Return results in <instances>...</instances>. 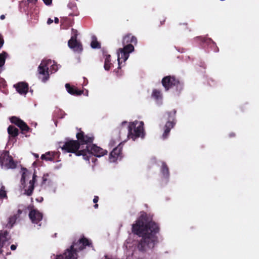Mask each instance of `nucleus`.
Listing matches in <instances>:
<instances>
[{"label":"nucleus","instance_id":"32","mask_svg":"<svg viewBox=\"0 0 259 259\" xmlns=\"http://www.w3.org/2000/svg\"><path fill=\"white\" fill-rule=\"evenodd\" d=\"M119 140H118V141H116V140L112 139L110 140L109 143V146H110L111 148L114 147L115 146V145L117 144V142H118Z\"/></svg>","mask_w":259,"mask_h":259},{"label":"nucleus","instance_id":"43","mask_svg":"<svg viewBox=\"0 0 259 259\" xmlns=\"http://www.w3.org/2000/svg\"><path fill=\"white\" fill-rule=\"evenodd\" d=\"M4 43V40L3 38L1 37V47L3 46V44Z\"/></svg>","mask_w":259,"mask_h":259},{"label":"nucleus","instance_id":"34","mask_svg":"<svg viewBox=\"0 0 259 259\" xmlns=\"http://www.w3.org/2000/svg\"><path fill=\"white\" fill-rule=\"evenodd\" d=\"M102 54H103V56L104 57V58L106 57V55H110L109 54H108L107 51L105 48L102 49Z\"/></svg>","mask_w":259,"mask_h":259},{"label":"nucleus","instance_id":"19","mask_svg":"<svg viewBox=\"0 0 259 259\" xmlns=\"http://www.w3.org/2000/svg\"><path fill=\"white\" fill-rule=\"evenodd\" d=\"M65 88L68 93L72 95L78 96L83 93V91L78 90L74 86H71L69 83H66Z\"/></svg>","mask_w":259,"mask_h":259},{"label":"nucleus","instance_id":"45","mask_svg":"<svg viewBox=\"0 0 259 259\" xmlns=\"http://www.w3.org/2000/svg\"><path fill=\"white\" fill-rule=\"evenodd\" d=\"M5 18L4 15H1V20H4Z\"/></svg>","mask_w":259,"mask_h":259},{"label":"nucleus","instance_id":"38","mask_svg":"<svg viewBox=\"0 0 259 259\" xmlns=\"http://www.w3.org/2000/svg\"><path fill=\"white\" fill-rule=\"evenodd\" d=\"M53 22V20L51 18H49L47 21V24L50 25Z\"/></svg>","mask_w":259,"mask_h":259},{"label":"nucleus","instance_id":"41","mask_svg":"<svg viewBox=\"0 0 259 259\" xmlns=\"http://www.w3.org/2000/svg\"><path fill=\"white\" fill-rule=\"evenodd\" d=\"M235 136V134L234 133H231L229 134V137L230 138L234 137Z\"/></svg>","mask_w":259,"mask_h":259},{"label":"nucleus","instance_id":"24","mask_svg":"<svg viewBox=\"0 0 259 259\" xmlns=\"http://www.w3.org/2000/svg\"><path fill=\"white\" fill-rule=\"evenodd\" d=\"M8 234L9 233L7 231H5L3 233L1 230V248H2L6 242L10 239V237H7L8 236Z\"/></svg>","mask_w":259,"mask_h":259},{"label":"nucleus","instance_id":"25","mask_svg":"<svg viewBox=\"0 0 259 259\" xmlns=\"http://www.w3.org/2000/svg\"><path fill=\"white\" fill-rule=\"evenodd\" d=\"M110 58V55H106V57L105 58L104 68L106 71H109L112 66V64L111 63Z\"/></svg>","mask_w":259,"mask_h":259},{"label":"nucleus","instance_id":"5","mask_svg":"<svg viewBox=\"0 0 259 259\" xmlns=\"http://www.w3.org/2000/svg\"><path fill=\"white\" fill-rule=\"evenodd\" d=\"M84 150L86 151L85 152L86 156H83V158L89 161H90V158H91L92 161L93 162H95V161L97 160V159L93 157V156L100 157L107 155L108 153L107 150L103 149L100 147L93 144H92V145L87 146Z\"/></svg>","mask_w":259,"mask_h":259},{"label":"nucleus","instance_id":"42","mask_svg":"<svg viewBox=\"0 0 259 259\" xmlns=\"http://www.w3.org/2000/svg\"><path fill=\"white\" fill-rule=\"evenodd\" d=\"M1 85H4V83L5 82V80L2 77L1 78Z\"/></svg>","mask_w":259,"mask_h":259},{"label":"nucleus","instance_id":"11","mask_svg":"<svg viewBox=\"0 0 259 259\" xmlns=\"http://www.w3.org/2000/svg\"><path fill=\"white\" fill-rule=\"evenodd\" d=\"M73 35L68 40V47L72 49L73 51L80 53L82 52L83 48L81 44L77 40V30L73 29H72Z\"/></svg>","mask_w":259,"mask_h":259},{"label":"nucleus","instance_id":"50","mask_svg":"<svg viewBox=\"0 0 259 259\" xmlns=\"http://www.w3.org/2000/svg\"><path fill=\"white\" fill-rule=\"evenodd\" d=\"M51 66H52V67H53V68H54V66H53V65H52V64H51Z\"/></svg>","mask_w":259,"mask_h":259},{"label":"nucleus","instance_id":"22","mask_svg":"<svg viewBox=\"0 0 259 259\" xmlns=\"http://www.w3.org/2000/svg\"><path fill=\"white\" fill-rule=\"evenodd\" d=\"M8 133L12 137H16L19 135L18 129L13 125H9L8 128Z\"/></svg>","mask_w":259,"mask_h":259},{"label":"nucleus","instance_id":"8","mask_svg":"<svg viewBox=\"0 0 259 259\" xmlns=\"http://www.w3.org/2000/svg\"><path fill=\"white\" fill-rule=\"evenodd\" d=\"M78 131L76 135V140L79 142L81 148L85 149L87 146H89L90 144L93 143L94 137L92 134L85 135L81 129Z\"/></svg>","mask_w":259,"mask_h":259},{"label":"nucleus","instance_id":"10","mask_svg":"<svg viewBox=\"0 0 259 259\" xmlns=\"http://www.w3.org/2000/svg\"><path fill=\"white\" fill-rule=\"evenodd\" d=\"M51 60H43L38 67V73L44 75L42 81H46L49 78V67L51 65Z\"/></svg>","mask_w":259,"mask_h":259},{"label":"nucleus","instance_id":"40","mask_svg":"<svg viewBox=\"0 0 259 259\" xmlns=\"http://www.w3.org/2000/svg\"><path fill=\"white\" fill-rule=\"evenodd\" d=\"M54 21H55V23H56V24H58V23H59V19H58L57 17H55V18Z\"/></svg>","mask_w":259,"mask_h":259},{"label":"nucleus","instance_id":"44","mask_svg":"<svg viewBox=\"0 0 259 259\" xmlns=\"http://www.w3.org/2000/svg\"><path fill=\"white\" fill-rule=\"evenodd\" d=\"M33 155L35 156V158H38V154L36 153H33Z\"/></svg>","mask_w":259,"mask_h":259},{"label":"nucleus","instance_id":"27","mask_svg":"<svg viewBox=\"0 0 259 259\" xmlns=\"http://www.w3.org/2000/svg\"><path fill=\"white\" fill-rule=\"evenodd\" d=\"M9 56L8 53L5 51L1 53V71L3 70V66L5 63V60Z\"/></svg>","mask_w":259,"mask_h":259},{"label":"nucleus","instance_id":"28","mask_svg":"<svg viewBox=\"0 0 259 259\" xmlns=\"http://www.w3.org/2000/svg\"><path fill=\"white\" fill-rule=\"evenodd\" d=\"M91 46L93 49L101 48L100 43L98 41L96 37H95V39L92 41Z\"/></svg>","mask_w":259,"mask_h":259},{"label":"nucleus","instance_id":"51","mask_svg":"<svg viewBox=\"0 0 259 259\" xmlns=\"http://www.w3.org/2000/svg\"><path fill=\"white\" fill-rule=\"evenodd\" d=\"M1 254H2L3 250L2 249H1Z\"/></svg>","mask_w":259,"mask_h":259},{"label":"nucleus","instance_id":"36","mask_svg":"<svg viewBox=\"0 0 259 259\" xmlns=\"http://www.w3.org/2000/svg\"><path fill=\"white\" fill-rule=\"evenodd\" d=\"M98 200H99V197H98V196H94V199H93V202H94V203H97V202L98 201Z\"/></svg>","mask_w":259,"mask_h":259},{"label":"nucleus","instance_id":"2","mask_svg":"<svg viewBox=\"0 0 259 259\" xmlns=\"http://www.w3.org/2000/svg\"><path fill=\"white\" fill-rule=\"evenodd\" d=\"M137 39L136 37L133 36L131 33L127 34L122 38L123 48H120L118 50V69L121 68V62L120 60H123V62L126 61L130 56V53L134 52L135 48L134 45L137 44Z\"/></svg>","mask_w":259,"mask_h":259},{"label":"nucleus","instance_id":"15","mask_svg":"<svg viewBox=\"0 0 259 259\" xmlns=\"http://www.w3.org/2000/svg\"><path fill=\"white\" fill-rule=\"evenodd\" d=\"M29 218L33 224H38L42 219L43 214L37 209H31L29 213Z\"/></svg>","mask_w":259,"mask_h":259},{"label":"nucleus","instance_id":"37","mask_svg":"<svg viewBox=\"0 0 259 259\" xmlns=\"http://www.w3.org/2000/svg\"><path fill=\"white\" fill-rule=\"evenodd\" d=\"M37 1V0H27V2L29 3L34 4H36Z\"/></svg>","mask_w":259,"mask_h":259},{"label":"nucleus","instance_id":"23","mask_svg":"<svg viewBox=\"0 0 259 259\" xmlns=\"http://www.w3.org/2000/svg\"><path fill=\"white\" fill-rule=\"evenodd\" d=\"M161 172L164 178H168L169 176V169L167 164L164 162H163L162 163Z\"/></svg>","mask_w":259,"mask_h":259},{"label":"nucleus","instance_id":"13","mask_svg":"<svg viewBox=\"0 0 259 259\" xmlns=\"http://www.w3.org/2000/svg\"><path fill=\"white\" fill-rule=\"evenodd\" d=\"M74 246L72 244L69 248L66 250L63 254H60L56 256V259H76L77 252L76 248H74Z\"/></svg>","mask_w":259,"mask_h":259},{"label":"nucleus","instance_id":"47","mask_svg":"<svg viewBox=\"0 0 259 259\" xmlns=\"http://www.w3.org/2000/svg\"><path fill=\"white\" fill-rule=\"evenodd\" d=\"M94 207L95 208H97L98 207V204L96 203L94 205Z\"/></svg>","mask_w":259,"mask_h":259},{"label":"nucleus","instance_id":"4","mask_svg":"<svg viewBox=\"0 0 259 259\" xmlns=\"http://www.w3.org/2000/svg\"><path fill=\"white\" fill-rule=\"evenodd\" d=\"M63 144L62 146H60L62 151L64 152L67 153H73L75 154L76 156H85L84 149L81 148L79 142L77 140H67Z\"/></svg>","mask_w":259,"mask_h":259},{"label":"nucleus","instance_id":"33","mask_svg":"<svg viewBox=\"0 0 259 259\" xmlns=\"http://www.w3.org/2000/svg\"><path fill=\"white\" fill-rule=\"evenodd\" d=\"M25 172H23L21 179V183L22 185L25 183Z\"/></svg>","mask_w":259,"mask_h":259},{"label":"nucleus","instance_id":"9","mask_svg":"<svg viewBox=\"0 0 259 259\" xmlns=\"http://www.w3.org/2000/svg\"><path fill=\"white\" fill-rule=\"evenodd\" d=\"M1 167L6 169H14L17 167V162L9 155V152L4 151L1 154Z\"/></svg>","mask_w":259,"mask_h":259},{"label":"nucleus","instance_id":"6","mask_svg":"<svg viewBox=\"0 0 259 259\" xmlns=\"http://www.w3.org/2000/svg\"><path fill=\"white\" fill-rule=\"evenodd\" d=\"M177 113V110L174 109L171 111H168L166 113L167 114V121L166 122L164 126V132L162 134L163 139H166L170 133L171 129H172L176 124V115Z\"/></svg>","mask_w":259,"mask_h":259},{"label":"nucleus","instance_id":"12","mask_svg":"<svg viewBox=\"0 0 259 259\" xmlns=\"http://www.w3.org/2000/svg\"><path fill=\"white\" fill-rule=\"evenodd\" d=\"M122 145L121 143L119 144L111 151L109 155V160L111 162H115L118 159L120 160L122 157Z\"/></svg>","mask_w":259,"mask_h":259},{"label":"nucleus","instance_id":"1","mask_svg":"<svg viewBox=\"0 0 259 259\" xmlns=\"http://www.w3.org/2000/svg\"><path fill=\"white\" fill-rule=\"evenodd\" d=\"M158 225L152 221L146 213L143 212L136 223L132 225V232L142 239L138 242L137 247L139 251L145 252L154 248L158 242L156 234L159 232Z\"/></svg>","mask_w":259,"mask_h":259},{"label":"nucleus","instance_id":"39","mask_svg":"<svg viewBox=\"0 0 259 259\" xmlns=\"http://www.w3.org/2000/svg\"><path fill=\"white\" fill-rule=\"evenodd\" d=\"M16 248H17V246L16 245L12 244L11 246V249L12 250H15L16 249Z\"/></svg>","mask_w":259,"mask_h":259},{"label":"nucleus","instance_id":"46","mask_svg":"<svg viewBox=\"0 0 259 259\" xmlns=\"http://www.w3.org/2000/svg\"><path fill=\"white\" fill-rule=\"evenodd\" d=\"M127 122V121H123L122 123H121V125L123 126L124 124H126Z\"/></svg>","mask_w":259,"mask_h":259},{"label":"nucleus","instance_id":"17","mask_svg":"<svg viewBox=\"0 0 259 259\" xmlns=\"http://www.w3.org/2000/svg\"><path fill=\"white\" fill-rule=\"evenodd\" d=\"M17 92L21 95H25L28 92V84L25 82H19L14 85Z\"/></svg>","mask_w":259,"mask_h":259},{"label":"nucleus","instance_id":"48","mask_svg":"<svg viewBox=\"0 0 259 259\" xmlns=\"http://www.w3.org/2000/svg\"><path fill=\"white\" fill-rule=\"evenodd\" d=\"M10 243V242H8V243H7V245H8H8H9Z\"/></svg>","mask_w":259,"mask_h":259},{"label":"nucleus","instance_id":"3","mask_svg":"<svg viewBox=\"0 0 259 259\" xmlns=\"http://www.w3.org/2000/svg\"><path fill=\"white\" fill-rule=\"evenodd\" d=\"M144 122L136 120L130 122L128 126L127 137L135 141L139 138H144L145 133L144 128Z\"/></svg>","mask_w":259,"mask_h":259},{"label":"nucleus","instance_id":"21","mask_svg":"<svg viewBox=\"0 0 259 259\" xmlns=\"http://www.w3.org/2000/svg\"><path fill=\"white\" fill-rule=\"evenodd\" d=\"M37 176L35 171L33 174L32 180L29 182V186L27 190H25V194L28 196H31L34 190V184L36 181V178Z\"/></svg>","mask_w":259,"mask_h":259},{"label":"nucleus","instance_id":"14","mask_svg":"<svg viewBox=\"0 0 259 259\" xmlns=\"http://www.w3.org/2000/svg\"><path fill=\"white\" fill-rule=\"evenodd\" d=\"M10 121L20 128L22 134L29 132L31 130V128L24 121L17 117L12 116L10 118Z\"/></svg>","mask_w":259,"mask_h":259},{"label":"nucleus","instance_id":"49","mask_svg":"<svg viewBox=\"0 0 259 259\" xmlns=\"http://www.w3.org/2000/svg\"><path fill=\"white\" fill-rule=\"evenodd\" d=\"M51 66H52V67H53V68H54V66H53V65H52V64H51Z\"/></svg>","mask_w":259,"mask_h":259},{"label":"nucleus","instance_id":"35","mask_svg":"<svg viewBox=\"0 0 259 259\" xmlns=\"http://www.w3.org/2000/svg\"><path fill=\"white\" fill-rule=\"evenodd\" d=\"M44 3L47 6H50L52 3V0H42Z\"/></svg>","mask_w":259,"mask_h":259},{"label":"nucleus","instance_id":"20","mask_svg":"<svg viewBox=\"0 0 259 259\" xmlns=\"http://www.w3.org/2000/svg\"><path fill=\"white\" fill-rule=\"evenodd\" d=\"M18 213L17 214L13 215L11 216L9 218V221L6 225V227L9 229H11L13 226V225L15 223L17 218L19 217L20 214L22 212V210L21 209H18L17 210Z\"/></svg>","mask_w":259,"mask_h":259},{"label":"nucleus","instance_id":"31","mask_svg":"<svg viewBox=\"0 0 259 259\" xmlns=\"http://www.w3.org/2000/svg\"><path fill=\"white\" fill-rule=\"evenodd\" d=\"M7 198L6 191L4 186H1V199Z\"/></svg>","mask_w":259,"mask_h":259},{"label":"nucleus","instance_id":"30","mask_svg":"<svg viewBox=\"0 0 259 259\" xmlns=\"http://www.w3.org/2000/svg\"><path fill=\"white\" fill-rule=\"evenodd\" d=\"M49 177V174H44L42 177V182L41 183V186L45 185L47 182H48V185H50L51 184V181L50 180H48L47 177Z\"/></svg>","mask_w":259,"mask_h":259},{"label":"nucleus","instance_id":"29","mask_svg":"<svg viewBox=\"0 0 259 259\" xmlns=\"http://www.w3.org/2000/svg\"><path fill=\"white\" fill-rule=\"evenodd\" d=\"M41 159L46 161H53V157L51 156L50 152H47L46 154H42L41 156Z\"/></svg>","mask_w":259,"mask_h":259},{"label":"nucleus","instance_id":"7","mask_svg":"<svg viewBox=\"0 0 259 259\" xmlns=\"http://www.w3.org/2000/svg\"><path fill=\"white\" fill-rule=\"evenodd\" d=\"M161 83L165 91H168L169 89L174 87L177 88V90L181 91L183 88V83H182L174 76H166L164 77Z\"/></svg>","mask_w":259,"mask_h":259},{"label":"nucleus","instance_id":"18","mask_svg":"<svg viewBox=\"0 0 259 259\" xmlns=\"http://www.w3.org/2000/svg\"><path fill=\"white\" fill-rule=\"evenodd\" d=\"M201 41L203 42L204 46H207L214 52L217 53L219 51V49L217 44L210 38L203 37L201 38Z\"/></svg>","mask_w":259,"mask_h":259},{"label":"nucleus","instance_id":"16","mask_svg":"<svg viewBox=\"0 0 259 259\" xmlns=\"http://www.w3.org/2000/svg\"><path fill=\"white\" fill-rule=\"evenodd\" d=\"M73 244L76 248V250L79 251L83 250L87 246H90L91 243L87 238L83 237L79 239L77 242H74Z\"/></svg>","mask_w":259,"mask_h":259},{"label":"nucleus","instance_id":"26","mask_svg":"<svg viewBox=\"0 0 259 259\" xmlns=\"http://www.w3.org/2000/svg\"><path fill=\"white\" fill-rule=\"evenodd\" d=\"M162 94L161 91L154 89L153 90L152 97L156 100H161L162 99Z\"/></svg>","mask_w":259,"mask_h":259}]
</instances>
